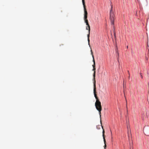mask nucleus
Listing matches in <instances>:
<instances>
[{
  "instance_id": "nucleus-1",
  "label": "nucleus",
  "mask_w": 149,
  "mask_h": 149,
  "mask_svg": "<svg viewBox=\"0 0 149 149\" xmlns=\"http://www.w3.org/2000/svg\"><path fill=\"white\" fill-rule=\"evenodd\" d=\"M96 85L95 84H94L93 89V92L95 97V98L96 99V100L95 104V105L96 109L99 111V114L100 115V117L101 116V111L102 109V106L101 105V102L99 100L97 96V95L96 94Z\"/></svg>"
},
{
  "instance_id": "nucleus-2",
  "label": "nucleus",
  "mask_w": 149,
  "mask_h": 149,
  "mask_svg": "<svg viewBox=\"0 0 149 149\" xmlns=\"http://www.w3.org/2000/svg\"><path fill=\"white\" fill-rule=\"evenodd\" d=\"M91 54L92 55V57H93V65L92 66H93V70L94 71V73H93V80H94V82H93V84L94 85V84H95V83H96V81H95V70H96V68H95V60H94V56H93V54L92 51L91 49Z\"/></svg>"
},
{
  "instance_id": "nucleus-3",
  "label": "nucleus",
  "mask_w": 149,
  "mask_h": 149,
  "mask_svg": "<svg viewBox=\"0 0 149 149\" xmlns=\"http://www.w3.org/2000/svg\"><path fill=\"white\" fill-rule=\"evenodd\" d=\"M87 18H84V19L85 23H86V25H87V26L86 27V30H88V34L87 35L88 37V44L89 45V42H90V39H89V37H90V25H89L88 23V20L87 19Z\"/></svg>"
},
{
  "instance_id": "nucleus-4",
  "label": "nucleus",
  "mask_w": 149,
  "mask_h": 149,
  "mask_svg": "<svg viewBox=\"0 0 149 149\" xmlns=\"http://www.w3.org/2000/svg\"><path fill=\"white\" fill-rule=\"evenodd\" d=\"M112 6H111V9L110 12V20L111 22V24L113 25L115 16L114 14L113 11L112 10Z\"/></svg>"
},
{
  "instance_id": "nucleus-5",
  "label": "nucleus",
  "mask_w": 149,
  "mask_h": 149,
  "mask_svg": "<svg viewBox=\"0 0 149 149\" xmlns=\"http://www.w3.org/2000/svg\"><path fill=\"white\" fill-rule=\"evenodd\" d=\"M82 2L84 6V18H87V15L88 13L86 10V6L85 5V2L84 0H82Z\"/></svg>"
},
{
  "instance_id": "nucleus-6",
  "label": "nucleus",
  "mask_w": 149,
  "mask_h": 149,
  "mask_svg": "<svg viewBox=\"0 0 149 149\" xmlns=\"http://www.w3.org/2000/svg\"><path fill=\"white\" fill-rule=\"evenodd\" d=\"M144 133L145 135L149 136V126H147L144 127L143 129Z\"/></svg>"
},
{
  "instance_id": "nucleus-7",
  "label": "nucleus",
  "mask_w": 149,
  "mask_h": 149,
  "mask_svg": "<svg viewBox=\"0 0 149 149\" xmlns=\"http://www.w3.org/2000/svg\"><path fill=\"white\" fill-rule=\"evenodd\" d=\"M102 127V128H103ZM104 133H105V131H104V130L103 129L102 136H103V140H104V149H106V148L107 147V145H106V140H105V137Z\"/></svg>"
},
{
  "instance_id": "nucleus-8",
  "label": "nucleus",
  "mask_w": 149,
  "mask_h": 149,
  "mask_svg": "<svg viewBox=\"0 0 149 149\" xmlns=\"http://www.w3.org/2000/svg\"><path fill=\"white\" fill-rule=\"evenodd\" d=\"M127 130H128V136H129L130 133H131V131H130V130L128 129V127L127 126Z\"/></svg>"
},
{
  "instance_id": "nucleus-9",
  "label": "nucleus",
  "mask_w": 149,
  "mask_h": 149,
  "mask_svg": "<svg viewBox=\"0 0 149 149\" xmlns=\"http://www.w3.org/2000/svg\"><path fill=\"white\" fill-rule=\"evenodd\" d=\"M114 37H115V38H116V33H115V32H114Z\"/></svg>"
},
{
  "instance_id": "nucleus-10",
  "label": "nucleus",
  "mask_w": 149,
  "mask_h": 149,
  "mask_svg": "<svg viewBox=\"0 0 149 149\" xmlns=\"http://www.w3.org/2000/svg\"><path fill=\"white\" fill-rule=\"evenodd\" d=\"M141 78H143V76H142V75H141Z\"/></svg>"
},
{
  "instance_id": "nucleus-11",
  "label": "nucleus",
  "mask_w": 149,
  "mask_h": 149,
  "mask_svg": "<svg viewBox=\"0 0 149 149\" xmlns=\"http://www.w3.org/2000/svg\"><path fill=\"white\" fill-rule=\"evenodd\" d=\"M123 88H124V83H123Z\"/></svg>"
},
{
  "instance_id": "nucleus-12",
  "label": "nucleus",
  "mask_w": 149,
  "mask_h": 149,
  "mask_svg": "<svg viewBox=\"0 0 149 149\" xmlns=\"http://www.w3.org/2000/svg\"><path fill=\"white\" fill-rule=\"evenodd\" d=\"M117 54H118V56L119 55V53L118 52H117Z\"/></svg>"
},
{
  "instance_id": "nucleus-13",
  "label": "nucleus",
  "mask_w": 149,
  "mask_h": 149,
  "mask_svg": "<svg viewBox=\"0 0 149 149\" xmlns=\"http://www.w3.org/2000/svg\"><path fill=\"white\" fill-rule=\"evenodd\" d=\"M128 46H127V49H128Z\"/></svg>"
},
{
  "instance_id": "nucleus-14",
  "label": "nucleus",
  "mask_w": 149,
  "mask_h": 149,
  "mask_svg": "<svg viewBox=\"0 0 149 149\" xmlns=\"http://www.w3.org/2000/svg\"><path fill=\"white\" fill-rule=\"evenodd\" d=\"M118 62H119V60H118Z\"/></svg>"
},
{
  "instance_id": "nucleus-15",
  "label": "nucleus",
  "mask_w": 149,
  "mask_h": 149,
  "mask_svg": "<svg viewBox=\"0 0 149 149\" xmlns=\"http://www.w3.org/2000/svg\"><path fill=\"white\" fill-rule=\"evenodd\" d=\"M140 75H142V73H140Z\"/></svg>"
}]
</instances>
